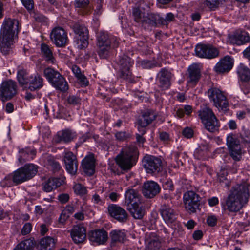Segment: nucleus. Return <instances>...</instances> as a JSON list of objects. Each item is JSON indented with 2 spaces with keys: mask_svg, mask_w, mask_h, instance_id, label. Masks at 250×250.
Returning <instances> with one entry per match:
<instances>
[{
  "mask_svg": "<svg viewBox=\"0 0 250 250\" xmlns=\"http://www.w3.org/2000/svg\"><path fill=\"white\" fill-rule=\"evenodd\" d=\"M249 196L246 185L236 184L231 188L224 204L222 203V206L224 210L229 212H237L247 204Z\"/></svg>",
  "mask_w": 250,
  "mask_h": 250,
  "instance_id": "obj_1",
  "label": "nucleus"
},
{
  "mask_svg": "<svg viewBox=\"0 0 250 250\" xmlns=\"http://www.w3.org/2000/svg\"><path fill=\"white\" fill-rule=\"evenodd\" d=\"M21 27L18 20L5 18L0 29V49L2 53H9L11 46L15 40L18 38V34Z\"/></svg>",
  "mask_w": 250,
  "mask_h": 250,
  "instance_id": "obj_2",
  "label": "nucleus"
},
{
  "mask_svg": "<svg viewBox=\"0 0 250 250\" xmlns=\"http://www.w3.org/2000/svg\"><path fill=\"white\" fill-rule=\"evenodd\" d=\"M38 172V166L33 164H28L19 168L14 172L6 175L0 182L2 188L9 187L15 183L16 185L29 180L34 177Z\"/></svg>",
  "mask_w": 250,
  "mask_h": 250,
  "instance_id": "obj_3",
  "label": "nucleus"
},
{
  "mask_svg": "<svg viewBox=\"0 0 250 250\" xmlns=\"http://www.w3.org/2000/svg\"><path fill=\"white\" fill-rule=\"evenodd\" d=\"M96 41L97 53L101 59H107L112 49L119 45V41L116 37L103 30L97 33Z\"/></svg>",
  "mask_w": 250,
  "mask_h": 250,
  "instance_id": "obj_4",
  "label": "nucleus"
},
{
  "mask_svg": "<svg viewBox=\"0 0 250 250\" xmlns=\"http://www.w3.org/2000/svg\"><path fill=\"white\" fill-rule=\"evenodd\" d=\"M138 157L137 148L134 145H130L123 147L115 160L116 164L123 170L128 171L136 164Z\"/></svg>",
  "mask_w": 250,
  "mask_h": 250,
  "instance_id": "obj_5",
  "label": "nucleus"
},
{
  "mask_svg": "<svg viewBox=\"0 0 250 250\" xmlns=\"http://www.w3.org/2000/svg\"><path fill=\"white\" fill-rule=\"evenodd\" d=\"M198 113L207 130L213 132L218 130L220 126L219 122L211 108L207 106L203 107L198 111Z\"/></svg>",
  "mask_w": 250,
  "mask_h": 250,
  "instance_id": "obj_6",
  "label": "nucleus"
},
{
  "mask_svg": "<svg viewBox=\"0 0 250 250\" xmlns=\"http://www.w3.org/2000/svg\"><path fill=\"white\" fill-rule=\"evenodd\" d=\"M43 75L56 90L65 92L68 89L65 79L58 71L48 67L44 70Z\"/></svg>",
  "mask_w": 250,
  "mask_h": 250,
  "instance_id": "obj_7",
  "label": "nucleus"
},
{
  "mask_svg": "<svg viewBox=\"0 0 250 250\" xmlns=\"http://www.w3.org/2000/svg\"><path fill=\"white\" fill-rule=\"evenodd\" d=\"M207 93L210 102L218 110H226L227 109L229 103L223 91L217 87H212L208 90Z\"/></svg>",
  "mask_w": 250,
  "mask_h": 250,
  "instance_id": "obj_8",
  "label": "nucleus"
},
{
  "mask_svg": "<svg viewBox=\"0 0 250 250\" xmlns=\"http://www.w3.org/2000/svg\"><path fill=\"white\" fill-rule=\"evenodd\" d=\"M116 62L119 66L118 76L124 80H130L132 73L130 69L133 64V61L127 55L123 54L116 58Z\"/></svg>",
  "mask_w": 250,
  "mask_h": 250,
  "instance_id": "obj_9",
  "label": "nucleus"
},
{
  "mask_svg": "<svg viewBox=\"0 0 250 250\" xmlns=\"http://www.w3.org/2000/svg\"><path fill=\"white\" fill-rule=\"evenodd\" d=\"M227 145L230 156L235 161H239L243 154L242 145L240 140L232 134H229L227 137Z\"/></svg>",
  "mask_w": 250,
  "mask_h": 250,
  "instance_id": "obj_10",
  "label": "nucleus"
},
{
  "mask_svg": "<svg viewBox=\"0 0 250 250\" xmlns=\"http://www.w3.org/2000/svg\"><path fill=\"white\" fill-rule=\"evenodd\" d=\"M142 163L146 173L149 174L158 173L163 168L162 159L153 155H146L142 160Z\"/></svg>",
  "mask_w": 250,
  "mask_h": 250,
  "instance_id": "obj_11",
  "label": "nucleus"
},
{
  "mask_svg": "<svg viewBox=\"0 0 250 250\" xmlns=\"http://www.w3.org/2000/svg\"><path fill=\"white\" fill-rule=\"evenodd\" d=\"M200 197L193 191H188L183 195L186 210L190 213H195L200 206Z\"/></svg>",
  "mask_w": 250,
  "mask_h": 250,
  "instance_id": "obj_12",
  "label": "nucleus"
},
{
  "mask_svg": "<svg viewBox=\"0 0 250 250\" xmlns=\"http://www.w3.org/2000/svg\"><path fill=\"white\" fill-rule=\"evenodd\" d=\"M73 30L77 35V44L78 47L82 49L85 48L88 44V30L84 25L75 23L73 26Z\"/></svg>",
  "mask_w": 250,
  "mask_h": 250,
  "instance_id": "obj_13",
  "label": "nucleus"
},
{
  "mask_svg": "<svg viewBox=\"0 0 250 250\" xmlns=\"http://www.w3.org/2000/svg\"><path fill=\"white\" fill-rule=\"evenodd\" d=\"M17 93V85L15 82L9 80L2 83L0 87V97L2 101L11 99Z\"/></svg>",
  "mask_w": 250,
  "mask_h": 250,
  "instance_id": "obj_14",
  "label": "nucleus"
},
{
  "mask_svg": "<svg viewBox=\"0 0 250 250\" xmlns=\"http://www.w3.org/2000/svg\"><path fill=\"white\" fill-rule=\"evenodd\" d=\"M173 75L168 69L162 68L157 75V84L162 90L168 89L171 86V80Z\"/></svg>",
  "mask_w": 250,
  "mask_h": 250,
  "instance_id": "obj_15",
  "label": "nucleus"
},
{
  "mask_svg": "<svg viewBox=\"0 0 250 250\" xmlns=\"http://www.w3.org/2000/svg\"><path fill=\"white\" fill-rule=\"evenodd\" d=\"M50 38L58 47L65 46L68 41L67 33L61 27H55L52 30L50 34Z\"/></svg>",
  "mask_w": 250,
  "mask_h": 250,
  "instance_id": "obj_16",
  "label": "nucleus"
},
{
  "mask_svg": "<svg viewBox=\"0 0 250 250\" xmlns=\"http://www.w3.org/2000/svg\"><path fill=\"white\" fill-rule=\"evenodd\" d=\"M250 41V37L249 34L241 30L236 31L231 34H229L228 38V42L233 45H242Z\"/></svg>",
  "mask_w": 250,
  "mask_h": 250,
  "instance_id": "obj_17",
  "label": "nucleus"
},
{
  "mask_svg": "<svg viewBox=\"0 0 250 250\" xmlns=\"http://www.w3.org/2000/svg\"><path fill=\"white\" fill-rule=\"evenodd\" d=\"M63 161L67 172L72 175H75L77 173L78 166L76 156L71 151H65Z\"/></svg>",
  "mask_w": 250,
  "mask_h": 250,
  "instance_id": "obj_18",
  "label": "nucleus"
},
{
  "mask_svg": "<svg viewBox=\"0 0 250 250\" xmlns=\"http://www.w3.org/2000/svg\"><path fill=\"white\" fill-rule=\"evenodd\" d=\"M160 211L164 221L166 224L171 225L176 221L178 214L176 211L169 205H163L161 207Z\"/></svg>",
  "mask_w": 250,
  "mask_h": 250,
  "instance_id": "obj_19",
  "label": "nucleus"
},
{
  "mask_svg": "<svg viewBox=\"0 0 250 250\" xmlns=\"http://www.w3.org/2000/svg\"><path fill=\"white\" fill-rule=\"evenodd\" d=\"M108 212L110 215L120 222H125L128 218V214L125 210L116 204L108 206Z\"/></svg>",
  "mask_w": 250,
  "mask_h": 250,
  "instance_id": "obj_20",
  "label": "nucleus"
},
{
  "mask_svg": "<svg viewBox=\"0 0 250 250\" xmlns=\"http://www.w3.org/2000/svg\"><path fill=\"white\" fill-rule=\"evenodd\" d=\"M161 190L159 184L153 181L145 182L143 186L142 193L147 198H152L157 195Z\"/></svg>",
  "mask_w": 250,
  "mask_h": 250,
  "instance_id": "obj_21",
  "label": "nucleus"
},
{
  "mask_svg": "<svg viewBox=\"0 0 250 250\" xmlns=\"http://www.w3.org/2000/svg\"><path fill=\"white\" fill-rule=\"evenodd\" d=\"M88 236L90 241L93 244L103 245L107 240L108 233L104 229H95L91 231Z\"/></svg>",
  "mask_w": 250,
  "mask_h": 250,
  "instance_id": "obj_22",
  "label": "nucleus"
},
{
  "mask_svg": "<svg viewBox=\"0 0 250 250\" xmlns=\"http://www.w3.org/2000/svg\"><path fill=\"white\" fill-rule=\"evenodd\" d=\"M156 118V115L152 110H147L143 112L140 116H139L137 123L138 127L141 128H146L149 125L151 124Z\"/></svg>",
  "mask_w": 250,
  "mask_h": 250,
  "instance_id": "obj_23",
  "label": "nucleus"
},
{
  "mask_svg": "<svg viewBox=\"0 0 250 250\" xmlns=\"http://www.w3.org/2000/svg\"><path fill=\"white\" fill-rule=\"evenodd\" d=\"M233 65V60L230 56H226L221 59L214 67L215 71L218 73L229 72Z\"/></svg>",
  "mask_w": 250,
  "mask_h": 250,
  "instance_id": "obj_24",
  "label": "nucleus"
},
{
  "mask_svg": "<svg viewBox=\"0 0 250 250\" xmlns=\"http://www.w3.org/2000/svg\"><path fill=\"white\" fill-rule=\"evenodd\" d=\"M71 236L76 244L83 243L86 239V229L81 225L74 226L71 230Z\"/></svg>",
  "mask_w": 250,
  "mask_h": 250,
  "instance_id": "obj_25",
  "label": "nucleus"
},
{
  "mask_svg": "<svg viewBox=\"0 0 250 250\" xmlns=\"http://www.w3.org/2000/svg\"><path fill=\"white\" fill-rule=\"evenodd\" d=\"M162 16L157 13H150L146 15V19L143 22L145 28L156 27L158 25H162Z\"/></svg>",
  "mask_w": 250,
  "mask_h": 250,
  "instance_id": "obj_26",
  "label": "nucleus"
},
{
  "mask_svg": "<svg viewBox=\"0 0 250 250\" xmlns=\"http://www.w3.org/2000/svg\"><path fill=\"white\" fill-rule=\"evenodd\" d=\"M188 83L196 84L200 79L201 70L198 65L193 64L190 65L188 69Z\"/></svg>",
  "mask_w": 250,
  "mask_h": 250,
  "instance_id": "obj_27",
  "label": "nucleus"
},
{
  "mask_svg": "<svg viewBox=\"0 0 250 250\" xmlns=\"http://www.w3.org/2000/svg\"><path fill=\"white\" fill-rule=\"evenodd\" d=\"M82 166L85 174L88 176L93 175L95 172V160L93 155L85 157L82 161Z\"/></svg>",
  "mask_w": 250,
  "mask_h": 250,
  "instance_id": "obj_28",
  "label": "nucleus"
},
{
  "mask_svg": "<svg viewBox=\"0 0 250 250\" xmlns=\"http://www.w3.org/2000/svg\"><path fill=\"white\" fill-rule=\"evenodd\" d=\"M125 203L131 206L141 204V195L139 192L133 189L127 190L125 193Z\"/></svg>",
  "mask_w": 250,
  "mask_h": 250,
  "instance_id": "obj_29",
  "label": "nucleus"
},
{
  "mask_svg": "<svg viewBox=\"0 0 250 250\" xmlns=\"http://www.w3.org/2000/svg\"><path fill=\"white\" fill-rule=\"evenodd\" d=\"M41 51L42 58L47 63H55L56 60L51 47L45 43H42L41 45Z\"/></svg>",
  "mask_w": 250,
  "mask_h": 250,
  "instance_id": "obj_30",
  "label": "nucleus"
},
{
  "mask_svg": "<svg viewBox=\"0 0 250 250\" xmlns=\"http://www.w3.org/2000/svg\"><path fill=\"white\" fill-rule=\"evenodd\" d=\"M64 182L63 178H51L46 181L43 184L44 191L49 192L61 186Z\"/></svg>",
  "mask_w": 250,
  "mask_h": 250,
  "instance_id": "obj_31",
  "label": "nucleus"
},
{
  "mask_svg": "<svg viewBox=\"0 0 250 250\" xmlns=\"http://www.w3.org/2000/svg\"><path fill=\"white\" fill-rule=\"evenodd\" d=\"M43 79L38 74L30 75L27 89L30 91L39 89L43 86Z\"/></svg>",
  "mask_w": 250,
  "mask_h": 250,
  "instance_id": "obj_32",
  "label": "nucleus"
},
{
  "mask_svg": "<svg viewBox=\"0 0 250 250\" xmlns=\"http://www.w3.org/2000/svg\"><path fill=\"white\" fill-rule=\"evenodd\" d=\"M140 204H137L131 206L128 209L131 215L135 219H142L146 213L145 208L140 206Z\"/></svg>",
  "mask_w": 250,
  "mask_h": 250,
  "instance_id": "obj_33",
  "label": "nucleus"
},
{
  "mask_svg": "<svg viewBox=\"0 0 250 250\" xmlns=\"http://www.w3.org/2000/svg\"><path fill=\"white\" fill-rule=\"evenodd\" d=\"M112 245L116 242H123L126 239V234L124 230L115 229L110 232Z\"/></svg>",
  "mask_w": 250,
  "mask_h": 250,
  "instance_id": "obj_34",
  "label": "nucleus"
},
{
  "mask_svg": "<svg viewBox=\"0 0 250 250\" xmlns=\"http://www.w3.org/2000/svg\"><path fill=\"white\" fill-rule=\"evenodd\" d=\"M237 73L242 82L250 81V70L243 64L237 69Z\"/></svg>",
  "mask_w": 250,
  "mask_h": 250,
  "instance_id": "obj_35",
  "label": "nucleus"
},
{
  "mask_svg": "<svg viewBox=\"0 0 250 250\" xmlns=\"http://www.w3.org/2000/svg\"><path fill=\"white\" fill-rule=\"evenodd\" d=\"M55 246L54 239L46 237L41 239L39 248L40 250H51Z\"/></svg>",
  "mask_w": 250,
  "mask_h": 250,
  "instance_id": "obj_36",
  "label": "nucleus"
},
{
  "mask_svg": "<svg viewBox=\"0 0 250 250\" xmlns=\"http://www.w3.org/2000/svg\"><path fill=\"white\" fill-rule=\"evenodd\" d=\"M17 79L20 84L22 85L24 88L27 89L29 79H30V75H29L24 70H20L18 72Z\"/></svg>",
  "mask_w": 250,
  "mask_h": 250,
  "instance_id": "obj_37",
  "label": "nucleus"
},
{
  "mask_svg": "<svg viewBox=\"0 0 250 250\" xmlns=\"http://www.w3.org/2000/svg\"><path fill=\"white\" fill-rule=\"evenodd\" d=\"M89 0H75L74 5L76 8L83 10V14H88L91 9Z\"/></svg>",
  "mask_w": 250,
  "mask_h": 250,
  "instance_id": "obj_38",
  "label": "nucleus"
},
{
  "mask_svg": "<svg viewBox=\"0 0 250 250\" xmlns=\"http://www.w3.org/2000/svg\"><path fill=\"white\" fill-rule=\"evenodd\" d=\"M132 15L134 21L141 23L143 26V22L146 19L145 12H143L139 8L135 7L132 9Z\"/></svg>",
  "mask_w": 250,
  "mask_h": 250,
  "instance_id": "obj_39",
  "label": "nucleus"
},
{
  "mask_svg": "<svg viewBox=\"0 0 250 250\" xmlns=\"http://www.w3.org/2000/svg\"><path fill=\"white\" fill-rule=\"evenodd\" d=\"M36 151L33 148H26L21 152V156L19 158V160L21 159L23 160H32L36 155Z\"/></svg>",
  "mask_w": 250,
  "mask_h": 250,
  "instance_id": "obj_40",
  "label": "nucleus"
},
{
  "mask_svg": "<svg viewBox=\"0 0 250 250\" xmlns=\"http://www.w3.org/2000/svg\"><path fill=\"white\" fill-rule=\"evenodd\" d=\"M34 246V243L32 240L26 239L18 244L13 250H30Z\"/></svg>",
  "mask_w": 250,
  "mask_h": 250,
  "instance_id": "obj_41",
  "label": "nucleus"
},
{
  "mask_svg": "<svg viewBox=\"0 0 250 250\" xmlns=\"http://www.w3.org/2000/svg\"><path fill=\"white\" fill-rule=\"evenodd\" d=\"M209 44H198L195 48L196 55L200 58H204L206 57V51L208 49Z\"/></svg>",
  "mask_w": 250,
  "mask_h": 250,
  "instance_id": "obj_42",
  "label": "nucleus"
},
{
  "mask_svg": "<svg viewBox=\"0 0 250 250\" xmlns=\"http://www.w3.org/2000/svg\"><path fill=\"white\" fill-rule=\"evenodd\" d=\"M192 112V106L189 105H185L183 108H178L176 110L175 116L178 118H182L185 114L189 116Z\"/></svg>",
  "mask_w": 250,
  "mask_h": 250,
  "instance_id": "obj_43",
  "label": "nucleus"
},
{
  "mask_svg": "<svg viewBox=\"0 0 250 250\" xmlns=\"http://www.w3.org/2000/svg\"><path fill=\"white\" fill-rule=\"evenodd\" d=\"M47 164L53 172H59L62 170V167L60 163L53 158H48Z\"/></svg>",
  "mask_w": 250,
  "mask_h": 250,
  "instance_id": "obj_44",
  "label": "nucleus"
},
{
  "mask_svg": "<svg viewBox=\"0 0 250 250\" xmlns=\"http://www.w3.org/2000/svg\"><path fill=\"white\" fill-rule=\"evenodd\" d=\"M208 50L206 51V57L204 58L206 59H213L217 57L219 55V51L216 47L211 45L208 46Z\"/></svg>",
  "mask_w": 250,
  "mask_h": 250,
  "instance_id": "obj_45",
  "label": "nucleus"
},
{
  "mask_svg": "<svg viewBox=\"0 0 250 250\" xmlns=\"http://www.w3.org/2000/svg\"><path fill=\"white\" fill-rule=\"evenodd\" d=\"M75 137L76 135L75 133L70 130H66L62 132L61 139L65 142H69L72 140Z\"/></svg>",
  "mask_w": 250,
  "mask_h": 250,
  "instance_id": "obj_46",
  "label": "nucleus"
},
{
  "mask_svg": "<svg viewBox=\"0 0 250 250\" xmlns=\"http://www.w3.org/2000/svg\"><path fill=\"white\" fill-rule=\"evenodd\" d=\"M73 189L75 193L80 196L84 195L87 192L86 188L81 184H76L73 187Z\"/></svg>",
  "mask_w": 250,
  "mask_h": 250,
  "instance_id": "obj_47",
  "label": "nucleus"
},
{
  "mask_svg": "<svg viewBox=\"0 0 250 250\" xmlns=\"http://www.w3.org/2000/svg\"><path fill=\"white\" fill-rule=\"evenodd\" d=\"M138 130L139 133L136 134V142L139 145H142L146 141L143 135L146 133V128H141L139 127H138Z\"/></svg>",
  "mask_w": 250,
  "mask_h": 250,
  "instance_id": "obj_48",
  "label": "nucleus"
},
{
  "mask_svg": "<svg viewBox=\"0 0 250 250\" xmlns=\"http://www.w3.org/2000/svg\"><path fill=\"white\" fill-rule=\"evenodd\" d=\"M91 202L94 204L103 206L105 203V200L100 197L97 193L93 194L91 198Z\"/></svg>",
  "mask_w": 250,
  "mask_h": 250,
  "instance_id": "obj_49",
  "label": "nucleus"
},
{
  "mask_svg": "<svg viewBox=\"0 0 250 250\" xmlns=\"http://www.w3.org/2000/svg\"><path fill=\"white\" fill-rule=\"evenodd\" d=\"M174 16L172 13H167L165 18L162 17L161 22L162 25L167 26L169 22L172 21L174 20Z\"/></svg>",
  "mask_w": 250,
  "mask_h": 250,
  "instance_id": "obj_50",
  "label": "nucleus"
},
{
  "mask_svg": "<svg viewBox=\"0 0 250 250\" xmlns=\"http://www.w3.org/2000/svg\"><path fill=\"white\" fill-rule=\"evenodd\" d=\"M67 102L70 104L76 105L81 103V99L79 97L75 95H69L67 99Z\"/></svg>",
  "mask_w": 250,
  "mask_h": 250,
  "instance_id": "obj_51",
  "label": "nucleus"
},
{
  "mask_svg": "<svg viewBox=\"0 0 250 250\" xmlns=\"http://www.w3.org/2000/svg\"><path fill=\"white\" fill-rule=\"evenodd\" d=\"M223 0H206V5L210 8L213 9L218 6Z\"/></svg>",
  "mask_w": 250,
  "mask_h": 250,
  "instance_id": "obj_52",
  "label": "nucleus"
},
{
  "mask_svg": "<svg viewBox=\"0 0 250 250\" xmlns=\"http://www.w3.org/2000/svg\"><path fill=\"white\" fill-rule=\"evenodd\" d=\"M241 145H246L250 144V132L245 131L244 134L241 136Z\"/></svg>",
  "mask_w": 250,
  "mask_h": 250,
  "instance_id": "obj_53",
  "label": "nucleus"
},
{
  "mask_svg": "<svg viewBox=\"0 0 250 250\" xmlns=\"http://www.w3.org/2000/svg\"><path fill=\"white\" fill-rule=\"evenodd\" d=\"M241 90L245 94H247L250 92V81L242 82L240 84Z\"/></svg>",
  "mask_w": 250,
  "mask_h": 250,
  "instance_id": "obj_54",
  "label": "nucleus"
},
{
  "mask_svg": "<svg viewBox=\"0 0 250 250\" xmlns=\"http://www.w3.org/2000/svg\"><path fill=\"white\" fill-rule=\"evenodd\" d=\"M115 136L117 140L120 141H123L127 138L129 135L126 132L120 131L117 132Z\"/></svg>",
  "mask_w": 250,
  "mask_h": 250,
  "instance_id": "obj_55",
  "label": "nucleus"
},
{
  "mask_svg": "<svg viewBox=\"0 0 250 250\" xmlns=\"http://www.w3.org/2000/svg\"><path fill=\"white\" fill-rule=\"evenodd\" d=\"M82 86H86L88 84V81L83 74L76 78Z\"/></svg>",
  "mask_w": 250,
  "mask_h": 250,
  "instance_id": "obj_56",
  "label": "nucleus"
},
{
  "mask_svg": "<svg viewBox=\"0 0 250 250\" xmlns=\"http://www.w3.org/2000/svg\"><path fill=\"white\" fill-rule=\"evenodd\" d=\"M82 86H86L88 84V81L83 74L76 78Z\"/></svg>",
  "mask_w": 250,
  "mask_h": 250,
  "instance_id": "obj_57",
  "label": "nucleus"
},
{
  "mask_svg": "<svg viewBox=\"0 0 250 250\" xmlns=\"http://www.w3.org/2000/svg\"><path fill=\"white\" fill-rule=\"evenodd\" d=\"M32 229V225L30 223L25 224L21 229V233L22 235H26L30 232Z\"/></svg>",
  "mask_w": 250,
  "mask_h": 250,
  "instance_id": "obj_58",
  "label": "nucleus"
},
{
  "mask_svg": "<svg viewBox=\"0 0 250 250\" xmlns=\"http://www.w3.org/2000/svg\"><path fill=\"white\" fill-rule=\"evenodd\" d=\"M23 5L27 10H32L34 7L33 0H21Z\"/></svg>",
  "mask_w": 250,
  "mask_h": 250,
  "instance_id": "obj_59",
  "label": "nucleus"
},
{
  "mask_svg": "<svg viewBox=\"0 0 250 250\" xmlns=\"http://www.w3.org/2000/svg\"><path fill=\"white\" fill-rule=\"evenodd\" d=\"M163 187L165 189L173 190V185L172 182L171 180H168L164 182L163 184Z\"/></svg>",
  "mask_w": 250,
  "mask_h": 250,
  "instance_id": "obj_60",
  "label": "nucleus"
},
{
  "mask_svg": "<svg viewBox=\"0 0 250 250\" xmlns=\"http://www.w3.org/2000/svg\"><path fill=\"white\" fill-rule=\"evenodd\" d=\"M160 140L165 143H168L170 140V137L168 133L166 132H162L159 134Z\"/></svg>",
  "mask_w": 250,
  "mask_h": 250,
  "instance_id": "obj_61",
  "label": "nucleus"
},
{
  "mask_svg": "<svg viewBox=\"0 0 250 250\" xmlns=\"http://www.w3.org/2000/svg\"><path fill=\"white\" fill-rule=\"evenodd\" d=\"M182 134L185 137L190 138L193 135V131L191 128L187 127L183 130Z\"/></svg>",
  "mask_w": 250,
  "mask_h": 250,
  "instance_id": "obj_62",
  "label": "nucleus"
},
{
  "mask_svg": "<svg viewBox=\"0 0 250 250\" xmlns=\"http://www.w3.org/2000/svg\"><path fill=\"white\" fill-rule=\"evenodd\" d=\"M58 199L61 203L64 204L69 200V196L66 193L61 194L58 196Z\"/></svg>",
  "mask_w": 250,
  "mask_h": 250,
  "instance_id": "obj_63",
  "label": "nucleus"
},
{
  "mask_svg": "<svg viewBox=\"0 0 250 250\" xmlns=\"http://www.w3.org/2000/svg\"><path fill=\"white\" fill-rule=\"evenodd\" d=\"M208 224L211 227H213L216 225L217 218L215 216H208L207 219Z\"/></svg>",
  "mask_w": 250,
  "mask_h": 250,
  "instance_id": "obj_64",
  "label": "nucleus"
}]
</instances>
